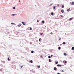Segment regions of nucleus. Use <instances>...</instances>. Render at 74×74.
Instances as JSON below:
<instances>
[{
    "label": "nucleus",
    "instance_id": "obj_1",
    "mask_svg": "<svg viewBox=\"0 0 74 74\" xmlns=\"http://www.w3.org/2000/svg\"><path fill=\"white\" fill-rule=\"evenodd\" d=\"M57 66L58 67H62V65L60 64H58L57 65Z\"/></svg>",
    "mask_w": 74,
    "mask_h": 74
},
{
    "label": "nucleus",
    "instance_id": "obj_2",
    "mask_svg": "<svg viewBox=\"0 0 74 74\" xmlns=\"http://www.w3.org/2000/svg\"><path fill=\"white\" fill-rule=\"evenodd\" d=\"M67 11L68 12H69V11H70V8H69V9H68L67 10Z\"/></svg>",
    "mask_w": 74,
    "mask_h": 74
},
{
    "label": "nucleus",
    "instance_id": "obj_3",
    "mask_svg": "<svg viewBox=\"0 0 74 74\" xmlns=\"http://www.w3.org/2000/svg\"><path fill=\"white\" fill-rule=\"evenodd\" d=\"M22 23L23 24V25H26V23L24 22H22Z\"/></svg>",
    "mask_w": 74,
    "mask_h": 74
},
{
    "label": "nucleus",
    "instance_id": "obj_4",
    "mask_svg": "<svg viewBox=\"0 0 74 74\" xmlns=\"http://www.w3.org/2000/svg\"><path fill=\"white\" fill-rule=\"evenodd\" d=\"M61 12H62V13H64V10H62L61 11Z\"/></svg>",
    "mask_w": 74,
    "mask_h": 74
},
{
    "label": "nucleus",
    "instance_id": "obj_5",
    "mask_svg": "<svg viewBox=\"0 0 74 74\" xmlns=\"http://www.w3.org/2000/svg\"><path fill=\"white\" fill-rule=\"evenodd\" d=\"M21 25H22L21 24H20L19 25H18L17 26H18V27H20L21 26Z\"/></svg>",
    "mask_w": 74,
    "mask_h": 74
},
{
    "label": "nucleus",
    "instance_id": "obj_6",
    "mask_svg": "<svg viewBox=\"0 0 74 74\" xmlns=\"http://www.w3.org/2000/svg\"><path fill=\"white\" fill-rule=\"evenodd\" d=\"M29 62L31 63H33V61L32 60L29 61Z\"/></svg>",
    "mask_w": 74,
    "mask_h": 74
},
{
    "label": "nucleus",
    "instance_id": "obj_7",
    "mask_svg": "<svg viewBox=\"0 0 74 74\" xmlns=\"http://www.w3.org/2000/svg\"><path fill=\"white\" fill-rule=\"evenodd\" d=\"M53 69H54V70H56V69H57V68H56V67H54V68Z\"/></svg>",
    "mask_w": 74,
    "mask_h": 74
},
{
    "label": "nucleus",
    "instance_id": "obj_8",
    "mask_svg": "<svg viewBox=\"0 0 74 74\" xmlns=\"http://www.w3.org/2000/svg\"><path fill=\"white\" fill-rule=\"evenodd\" d=\"M8 61H10V60H11L9 58H8Z\"/></svg>",
    "mask_w": 74,
    "mask_h": 74
},
{
    "label": "nucleus",
    "instance_id": "obj_9",
    "mask_svg": "<svg viewBox=\"0 0 74 74\" xmlns=\"http://www.w3.org/2000/svg\"><path fill=\"white\" fill-rule=\"evenodd\" d=\"M71 4L72 5H74V2H72Z\"/></svg>",
    "mask_w": 74,
    "mask_h": 74
},
{
    "label": "nucleus",
    "instance_id": "obj_10",
    "mask_svg": "<svg viewBox=\"0 0 74 74\" xmlns=\"http://www.w3.org/2000/svg\"><path fill=\"white\" fill-rule=\"evenodd\" d=\"M42 22L43 23H45V22H44V21H42Z\"/></svg>",
    "mask_w": 74,
    "mask_h": 74
},
{
    "label": "nucleus",
    "instance_id": "obj_11",
    "mask_svg": "<svg viewBox=\"0 0 74 74\" xmlns=\"http://www.w3.org/2000/svg\"><path fill=\"white\" fill-rule=\"evenodd\" d=\"M74 47H73L72 48V50H74Z\"/></svg>",
    "mask_w": 74,
    "mask_h": 74
},
{
    "label": "nucleus",
    "instance_id": "obj_12",
    "mask_svg": "<svg viewBox=\"0 0 74 74\" xmlns=\"http://www.w3.org/2000/svg\"><path fill=\"white\" fill-rule=\"evenodd\" d=\"M64 6L63 5H62V8H64Z\"/></svg>",
    "mask_w": 74,
    "mask_h": 74
},
{
    "label": "nucleus",
    "instance_id": "obj_13",
    "mask_svg": "<svg viewBox=\"0 0 74 74\" xmlns=\"http://www.w3.org/2000/svg\"><path fill=\"white\" fill-rule=\"evenodd\" d=\"M64 55H65V56H66L67 55V54L66 53H64Z\"/></svg>",
    "mask_w": 74,
    "mask_h": 74
},
{
    "label": "nucleus",
    "instance_id": "obj_14",
    "mask_svg": "<svg viewBox=\"0 0 74 74\" xmlns=\"http://www.w3.org/2000/svg\"><path fill=\"white\" fill-rule=\"evenodd\" d=\"M69 20H72L73 18H69Z\"/></svg>",
    "mask_w": 74,
    "mask_h": 74
},
{
    "label": "nucleus",
    "instance_id": "obj_15",
    "mask_svg": "<svg viewBox=\"0 0 74 74\" xmlns=\"http://www.w3.org/2000/svg\"><path fill=\"white\" fill-rule=\"evenodd\" d=\"M49 62H51V59H49Z\"/></svg>",
    "mask_w": 74,
    "mask_h": 74
},
{
    "label": "nucleus",
    "instance_id": "obj_16",
    "mask_svg": "<svg viewBox=\"0 0 74 74\" xmlns=\"http://www.w3.org/2000/svg\"><path fill=\"white\" fill-rule=\"evenodd\" d=\"M61 17V18H63V16L61 15L60 16Z\"/></svg>",
    "mask_w": 74,
    "mask_h": 74
},
{
    "label": "nucleus",
    "instance_id": "obj_17",
    "mask_svg": "<svg viewBox=\"0 0 74 74\" xmlns=\"http://www.w3.org/2000/svg\"><path fill=\"white\" fill-rule=\"evenodd\" d=\"M61 49V48L60 47H59L58 49L60 50V49Z\"/></svg>",
    "mask_w": 74,
    "mask_h": 74
},
{
    "label": "nucleus",
    "instance_id": "obj_18",
    "mask_svg": "<svg viewBox=\"0 0 74 74\" xmlns=\"http://www.w3.org/2000/svg\"><path fill=\"white\" fill-rule=\"evenodd\" d=\"M37 67H38V68H40V66L39 65V66H37Z\"/></svg>",
    "mask_w": 74,
    "mask_h": 74
},
{
    "label": "nucleus",
    "instance_id": "obj_19",
    "mask_svg": "<svg viewBox=\"0 0 74 74\" xmlns=\"http://www.w3.org/2000/svg\"><path fill=\"white\" fill-rule=\"evenodd\" d=\"M30 30H32V28L31 27H30V29H29Z\"/></svg>",
    "mask_w": 74,
    "mask_h": 74
},
{
    "label": "nucleus",
    "instance_id": "obj_20",
    "mask_svg": "<svg viewBox=\"0 0 74 74\" xmlns=\"http://www.w3.org/2000/svg\"><path fill=\"white\" fill-rule=\"evenodd\" d=\"M40 35H42L43 34V33H42L40 34Z\"/></svg>",
    "mask_w": 74,
    "mask_h": 74
},
{
    "label": "nucleus",
    "instance_id": "obj_21",
    "mask_svg": "<svg viewBox=\"0 0 74 74\" xmlns=\"http://www.w3.org/2000/svg\"><path fill=\"white\" fill-rule=\"evenodd\" d=\"M31 53H34V51H31Z\"/></svg>",
    "mask_w": 74,
    "mask_h": 74
},
{
    "label": "nucleus",
    "instance_id": "obj_22",
    "mask_svg": "<svg viewBox=\"0 0 74 74\" xmlns=\"http://www.w3.org/2000/svg\"><path fill=\"white\" fill-rule=\"evenodd\" d=\"M40 58H42V55L40 56Z\"/></svg>",
    "mask_w": 74,
    "mask_h": 74
},
{
    "label": "nucleus",
    "instance_id": "obj_23",
    "mask_svg": "<svg viewBox=\"0 0 74 74\" xmlns=\"http://www.w3.org/2000/svg\"><path fill=\"white\" fill-rule=\"evenodd\" d=\"M51 15H53V12H51Z\"/></svg>",
    "mask_w": 74,
    "mask_h": 74
},
{
    "label": "nucleus",
    "instance_id": "obj_24",
    "mask_svg": "<svg viewBox=\"0 0 74 74\" xmlns=\"http://www.w3.org/2000/svg\"><path fill=\"white\" fill-rule=\"evenodd\" d=\"M56 64H58V62H56L55 63Z\"/></svg>",
    "mask_w": 74,
    "mask_h": 74
},
{
    "label": "nucleus",
    "instance_id": "obj_25",
    "mask_svg": "<svg viewBox=\"0 0 74 74\" xmlns=\"http://www.w3.org/2000/svg\"><path fill=\"white\" fill-rule=\"evenodd\" d=\"M13 9H15V7H14L13 8Z\"/></svg>",
    "mask_w": 74,
    "mask_h": 74
},
{
    "label": "nucleus",
    "instance_id": "obj_26",
    "mask_svg": "<svg viewBox=\"0 0 74 74\" xmlns=\"http://www.w3.org/2000/svg\"><path fill=\"white\" fill-rule=\"evenodd\" d=\"M41 38H40L39 39V41H41Z\"/></svg>",
    "mask_w": 74,
    "mask_h": 74
},
{
    "label": "nucleus",
    "instance_id": "obj_27",
    "mask_svg": "<svg viewBox=\"0 0 74 74\" xmlns=\"http://www.w3.org/2000/svg\"><path fill=\"white\" fill-rule=\"evenodd\" d=\"M48 58H51V56H48Z\"/></svg>",
    "mask_w": 74,
    "mask_h": 74
},
{
    "label": "nucleus",
    "instance_id": "obj_28",
    "mask_svg": "<svg viewBox=\"0 0 74 74\" xmlns=\"http://www.w3.org/2000/svg\"><path fill=\"white\" fill-rule=\"evenodd\" d=\"M52 5V4H51L49 5V6H51V5Z\"/></svg>",
    "mask_w": 74,
    "mask_h": 74
},
{
    "label": "nucleus",
    "instance_id": "obj_29",
    "mask_svg": "<svg viewBox=\"0 0 74 74\" xmlns=\"http://www.w3.org/2000/svg\"><path fill=\"white\" fill-rule=\"evenodd\" d=\"M53 9H55V6H54L53 7Z\"/></svg>",
    "mask_w": 74,
    "mask_h": 74
},
{
    "label": "nucleus",
    "instance_id": "obj_30",
    "mask_svg": "<svg viewBox=\"0 0 74 74\" xmlns=\"http://www.w3.org/2000/svg\"><path fill=\"white\" fill-rule=\"evenodd\" d=\"M21 68H22V67H23V66H21Z\"/></svg>",
    "mask_w": 74,
    "mask_h": 74
},
{
    "label": "nucleus",
    "instance_id": "obj_31",
    "mask_svg": "<svg viewBox=\"0 0 74 74\" xmlns=\"http://www.w3.org/2000/svg\"><path fill=\"white\" fill-rule=\"evenodd\" d=\"M62 72H63V73L64 72V71H63V70H62Z\"/></svg>",
    "mask_w": 74,
    "mask_h": 74
},
{
    "label": "nucleus",
    "instance_id": "obj_32",
    "mask_svg": "<svg viewBox=\"0 0 74 74\" xmlns=\"http://www.w3.org/2000/svg\"><path fill=\"white\" fill-rule=\"evenodd\" d=\"M63 44H65V42H64L63 43Z\"/></svg>",
    "mask_w": 74,
    "mask_h": 74
},
{
    "label": "nucleus",
    "instance_id": "obj_33",
    "mask_svg": "<svg viewBox=\"0 0 74 74\" xmlns=\"http://www.w3.org/2000/svg\"><path fill=\"white\" fill-rule=\"evenodd\" d=\"M60 39H61V38H60V39H59V40H61Z\"/></svg>",
    "mask_w": 74,
    "mask_h": 74
},
{
    "label": "nucleus",
    "instance_id": "obj_34",
    "mask_svg": "<svg viewBox=\"0 0 74 74\" xmlns=\"http://www.w3.org/2000/svg\"><path fill=\"white\" fill-rule=\"evenodd\" d=\"M57 74H60V73H57Z\"/></svg>",
    "mask_w": 74,
    "mask_h": 74
},
{
    "label": "nucleus",
    "instance_id": "obj_35",
    "mask_svg": "<svg viewBox=\"0 0 74 74\" xmlns=\"http://www.w3.org/2000/svg\"><path fill=\"white\" fill-rule=\"evenodd\" d=\"M65 63H67V61H66L65 62Z\"/></svg>",
    "mask_w": 74,
    "mask_h": 74
},
{
    "label": "nucleus",
    "instance_id": "obj_36",
    "mask_svg": "<svg viewBox=\"0 0 74 74\" xmlns=\"http://www.w3.org/2000/svg\"><path fill=\"white\" fill-rule=\"evenodd\" d=\"M53 34V33H52V32H51V33H50V34Z\"/></svg>",
    "mask_w": 74,
    "mask_h": 74
},
{
    "label": "nucleus",
    "instance_id": "obj_37",
    "mask_svg": "<svg viewBox=\"0 0 74 74\" xmlns=\"http://www.w3.org/2000/svg\"><path fill=\"white\" fill-rule=\"evenodd\" d=\"M57 6L58 7H59V4Z\"/></svg>",
    "mask_w": 74,
    "mask_h": 74
},
{
    "label": "nucleus",
    "instance_id": "obj_38",
    "mask_svg": "<svg viewBox=\"0 0 74 74\" xmlns=\"http://www.w3.org/2000/svg\"><path fill=\"white\" fill-rule=\"evenodd\" d=\"M37 22H39V21L38 20H37Z\"/></svg>",
    "mask_w": 74,
    "mask_h": 74
},
{
    "label": "nucleus",
    "instance_id": "obj_39",
    "mask_svg": "<svg viewBox=\"0 0 74 74\" xmlns=\"http://www.w3.org/2000/svg\"><path fill=\"white\" fill-rule=\"evenodd\" d=\"M52 56H53V55H51V57H52Z\"/></svg>",
    "mask_w": 74,
    "mask_h": 74
},
{
    "label": "nucleus",
    "instance_id": "obj_40",
    "mask_svg": "<svg viewBox=\"0 0 74 74\" xmlns=\"http://www.w3.org/2000/svg\"><path fill=\"white\" fill-rule=\"evenodd\" d=\"M12 15L14 16V15H15V14H12Z\"/></svg>",
    "mask_w": 74,
    "mask_h": 74
},
{
    "label": "nucleus",
    "instance_id": "obj_41",
    "mask_svg": "<svg viewBox=\"0 0 74 74\" xmlns=\"http://www.w3.org/2000/svg\"><path fill=\"white\" fill-rule=\"evenodd\" d=\"M63 63H64V61H63Z\"/></svg>",
    "mask_w": 74,
    "mask_h": 74
},
{
    "label": "nucleus",
    "instance_id": "obj_42",
    "mask_svg": "<svg viewBox=\"0 0 74 74\" xmlns=\"http://www.w3.org/2000/svg\"><path fill=\"white\" fill-rule=\"evenodd\" d=\"M19 2H21V1H20V0L19 1Z\"/></svg>",
    "mask_w": 74,
    "mask_h": 74
},
{
    "label": "nucleus",
    "instance_id": "obj_43",
    "mask_svg": "<svg viewBox=\"0 0 74 74\" xmlns=\"http://www.w3.org/2000/svg\"><path fill=\"white\" fill-rule=\"evenodd\" d=\"M8 33H10V32H8Z\"/></svg>",
    "mask_w": 74,
    "mask_h": 74
},
{
    "label": "nucleus",
    "instance_id": "obj_44",
    "mask_svg": "<svg viewBox=\"0 0 74 74\" xmlns=\"http://www.w3.org/2000/svg\"><path fill=\"white\" fill-rule=\"evenodd\" d=\"M12 23H12L11 24H12Z\"/></svg>",
    "mask_w": 74,
    "mask_h": 74
}]
</instances>
